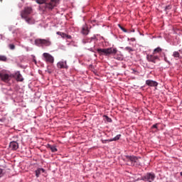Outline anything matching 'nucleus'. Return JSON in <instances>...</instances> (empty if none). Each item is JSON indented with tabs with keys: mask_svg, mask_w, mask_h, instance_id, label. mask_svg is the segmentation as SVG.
<instances>
[{
	"mask_svg": "<svg viewBox=\"0 0 182 182\" xmlns=\"http://www.w3.org/2000/svg\"><path fill=\"white\" fill-rule=\"evenodd\" d=\"M97 52L100 55H104L105 56H110V55H116L117 53V49L113 48H98Z\"/></svg>",
	"mask_w": 182,
	"mask_h": 182,
	"instance_id": "obj_1",
	"label": "nucleus"
},
{
	"mask_svg": "<svg viewBox=\"0 0 182 182\" xmlns=\"http://www.w3.org/2000/svg\"><path fill=\"white\" fill-rule=\"evenodd\" d=\"M35 45L37 46H50L52 45V41H50V38H37L35 40Z\"/></svg>",
	"mask_w": 182,
	"mask_h": 182,
	"instance_id": "obj_2",
	"label": "nucleus"
},
{
	"mask_svg": "<svg viewBox=\"0 0 182 182\" xmlns=\"http://www.w3.org/2000/svg\"><path fill=\"white\" fill-rule=\"evenodd\" d=\"M12 77H15V75L11 74H8L6 71H1L0 72V79L3 82H5L6 83H8L9 80L12 79Z\"/></svg>",
	"mask_w": 182,
	"mask_h": 182,
	"instance_id": "obj_3",
	"label": "nucleus"
},
{
	"mask_svg": "<svg viewBox=\"0 0 182 182\" xmlns=\"http://www.w3.org/2000/svg\"><path fill=\"white\" fill-rule=\"evenodd\" d=\"M154 178H156V174H154V173H147L141 177V180H143V181L148 182L154 181Z\"/></svg>",
	"mask_w": 182,
	"mask_h": 182,
	"instance_id": "obj_4",
	"label": "nucleus"
},
{
	"mask_svg": "<svg viewBox=\"0 0 182 182\" xmlns=\"http://www.w3.org/2000/svg\"><path fill=\"white\" fill-rule=\"evenodd\" d=\"M125 160L127 161L128 166H134V163L139 161V159L135 156H127Z\"/></svg>",
	"mask_w": 182,
	"mask_h": 182,
	"instance_id": "obj_5",
	"label": "nucleus"
},
{
	"mask_svg": "<svg viewBox=\"0 0 182 182\" xmlns=\"http://www.w3.org/2000/svg\"><path fill=\"white\" fill-rule=\"evenodd\" d=\"M32 7H25L23 11H21V16L22 19L28 18L31 14H32Z\"/></svg>",
	"mask_w": 182,
	"mask_h": 182,
	"instance_id": "obj_6",
	"label": "nucleus"
},
{
	"mask_svg": "<svg viewBox=\"0 0 182 182\" xmlns=\"http://www.w3.org/2000/svg\"><path fill=\"white\" fill-rule=\"evenodd\" d=\"M43 56L44 58L45 62H47L48 63H53V62H55V58L53 56H52V55L49 54L48 53H44Z\"/></svg>",
	"mask_w": 182,
	"mask_h": 182,
	"instance_id": "obj_7",
	"label": "nucleus"
},
{
	"mask_svg": "<svg viewBox=\"0 0 182 182\" xmlns=\"http://www.w3.org/2000/svg\"><path fill=\"white\" fill-rule=\"evenodd\" d=\"M146 59L148 62H151L152 63H156L157 60H160V58L158 57V55H156L154 54H148L146 55Z\"/></svg>",
	"mask_w": 182,
	"mask_h": 182,
	"instance_id": "obj_8",
	"label": "nucleus"
},
{
	"mask_svg": "<svg viewBox=\"0 0 182 182\" xmlns=\"http://www.w3.org/2000/svg\"><path fill=\"white\" fill-rule=\"evenodd\" d=\"M59 4V0H50V2L48 4H46V8L47 9H49L50 11H52L56 5Z\"/></svg>",
	"mask_w": 182,
	"mask_h": 182,
	"instance_id": "obj_9",
	"label": "nucleus"
},
{
	"mask_svg": "<svg viewBox=\"0 0 182 182\" xmlns=\"http://www.w3.org/2000/svg\"><path fill=\"white\" fill-rule=\"evenodd\" d=\"M146 85H147V86H150L151 87H157V86H159V82L153 80H147L146 81Z\"/></svg>",
	"mask_w": 182,
	"mask_h": 182,
	"instance_id": "obj_10",
	"label": "nucleus"
},
{
	"mask_svg": "<svg viewBox=\"0 0 182 182\" xmlns=\"http://www.w3.org/2000/svg\"><path fill=\"white\" fill-rule=\"evenodd\" d=\"M57 66L59 68V69H68V68L66 61H61L58 63Z\"/></svg>",
	"mask_w": 182,
	"mask_h": 182,
	"instance_id": "obj_11",
	"label": "nucleus"
},
{
	"mask_svg": "<svg viewBox=\"0 0 182 182\" xmlns=\"http://www.w3.org/2000/svg\"><path fill=\"white\" fill-rule=\"evenodd\" d=\"M14 76L16 77L17 82H23V77L19 71H17Z\"/></svg>",
	"mask_w": 182,
	"mask_h": 182,
	"instance_id": "obj_12",
	"label": "nucleus"
},
{
	"mask_svg": "<svg viewBox=\"0 0 182 182\" xmlns=\"http://www.w3.org/2000/svg\"><path fill=\"white\" fill-rule=\"evenodd\" d=\"M10 147L12 150H18L19 149V144L16 141H11L10 143Z\"/></svg>",
	"mask_w": 182,
	"mask_h": 182,
	"instance_id": "obj_13",
	"label": "nucleus"
},
{
	"mask_svg": "<svg viewBox=\"0 0 182 182\" xmlns=\"http://www.w3.org/2000/svg\"><path fill=\"white\" fill-rule=\"evenodd\" d=\"M28 25H33L35 23V19L31 18V17H26L23 18Z\"/></svg>",
	"mask_w": 182,
	"mask_h": 182,
	"instance_id": "obj_14",
	"label": "nucleus"
},
{
	"mask_svg": "<svg viewBox=\"0 0 182 182\" xmlns=\"http://www.w3.org/2000/svg\"><path fill=\"white\" fill-rule=\"evenodd\" d=\"M81 33H82V35H89V28L87 26H82Z\"/></svg>",
	"mask_w": 182,
	"mask_h": 182,
	"instance_id": "obj_15",
	"label": "nucleus"
},
{
	"mask_svg": "<svg viewBox=\"0 0 182 182\" xmlns=\"http://www.w3.org/2000/svg\"><path fill=\"white\" fill-rule=\"evenodd\" d=\"M163 51V49L160 47H157L156 48H155L153 51V55H157V53H161V52Z\"/></svg>",
	"mask_w": 182,
	"mask_h": 182,
	"instance_id": "obj_16",
	"label": "nucleus"
},
{
	"mask_svg": "<svg viewBox=\"0 0 182 182\" xmlns=\"http://www.w3.org/2000/svg\"><path fill=\"white\" fill-rule=\"evenodd\" d=\"M48 149H50L52 153H56V151H58V149H56V146H52L50 144H48Z\"/></svg>",
	"mask_w": 182,
	"mask_h": 182,
	"instance_id": "obj_17",
	"label": "nucleus"
},
{
	"mask_svg": "<svg viewBox=\"0 0 182 182\" xmlns=\"http://www.w3.org/2000/svg\"><path fill=\"white\" fill-rule=\"evenodd\" d=\"M45 171V169L43 168H38L36 171V176L38 178L39 177V176H41V174H42V173H43Z\"/></svg>",
	"mask_w": 182,
	"mask_h": 182,
	"instance_id": "obj_18",
	"label": "nucleus"
},
{
	"mask_svg": "<svg viewBox=\"0 0 182 182\" xmlns=\"http://www.w3.org/2000/svg\"><path fill=\"white\" fill-rule=\"evenodd\" d=\"M121 136H122L121 134H118L115 137H114L113 139L107 140V141H116L119 140Z\"/></svg>",
	"mask_w": 182,
	"mask_h": 182,
	"instance_id": "obj_19",
	"label": "nucleus"
},
{
	"mask_svg": "<svg viewBox=\"0 0 182 182\" xmlns=\"http://www.w3.org/2000/svg\"><path fill=\"white\" fill-rule=\"evenodd\" d=\"M47 1L48 0H36V2L39 4V5H42V4H46Z\"/></svg>",
	"mask_w": 182,
	"mask_h": 182,
	"instance_id": "obj_20",
	"label": "nucleus"
},
{
	"mask_svg": "<svg viewBox=\"0 0 182 182\" xmlns=\"http://www.w3.org/2000/svg\"><path fill=\"white\" fill-rule=\"evenodd\" d=\"M173 56V58H180V53H178V51H174Z\"/></svg>",
	"mask_w": 182,
	"mask_h": 182,
	"instance_id": "obj_21",
	"label": "nucleus"
},
{
	"mask_svg": "<svg viewBox=\"0 0 182 182\" xmlns=\"http://www.w3.org/2000/svg\"><path fill=\"white\" fill-rule=\"evenodd\" d=\"M6 57L5 55H0V61L1 62H6Z\"/></svg>",
	"mask_w": 182,
	"mask_h": 182,
	"instance_id": "obj_22",
	"label": "nucleus"
},
{
	"mask_svg": "<svg viewBox=\"0 0 182 182\" xmlns=\"http://www.w3.org/2000/svg\"><path fill=\"white\" fill-rule=\"evenodd\" d=\"M90 43V38H85L82 40V43L86 44Z\"/></svg>",
	"mask_w": 182,
	"mask_h": 182,
	"instance_id": "obj_23",
	"label": "nucleus"
},
{
	"mask_svg": "<svg viewBox=\"0 0 182 182\" xmlns=\"http://www.w3.org/2000/svg\"><path fill=\"white\" fill-rule=\"evenodd\" d=\"M125 50H127V52L130 53V52H133L134 50L131 47H126Z\"/></svg>",
	"mask_w": 182,
	"mask_h": 182,
	"instance_id": "obj_24",
	"label": "nucleus"
},
{
	"mask_svg": "<svg viewBox=\"0 0 182 182\" xmlns=\"http://www.w3.org/2000/svg\"><path fill=\"white\" fill-rule=\"evenodd\" d=\"M104 117H105V120H107V122H108L109 123L112 122V119H110L109 117L105 115Z\"/></svg>",
	"mask_w": 182,
	"mask_h": 182,
	"instance_id": "obj_25",
	"label": "nucleus"
},
{
	"mask_svg": "<svg viewBox=\"0 0 182 182\" xmlns=\"http://www.w3.org/2000/svg\"><path fill=\"white\" fill-rule=\"evenodd\" d=\"M119 27L120 28L121 30L123 31V32H125V33L127 32V30L124 28L123 26H122L120 24H119Z\"/></svg>",
	"mask_w": 182,
	"mask_h": 182,
	"instance_id": "obj_26",
	"label": "nucleus"
},
{
	"mask_svg": "<svg viewBox=\"0 0 182 182\" xmlns=\"http://www.w3.org/2000/svg\"><path fill=\"white\" fill-rule=\"evenodd\" d=\"M9 48H10V49H11L12 50H14V49H15V45H14V44H10V45H9Z\"/></svg>",
	"mask_w": 182,
	"mask_h": 182,
	"instance_id": "obj_27",
	"label": "nucleus"
},
{
	"mask_svg": "<svg viewBox=\"0 0 182 182\" xmlns=\"http://www.w3.org/2000/svg\"><path fill=\"white\" fill-rule=\"evenodd\" d=\"M166 11L171 9V5H168L165 8Z\"/></svg>",
	"mask_w": 182,
	"mask_h": 182,
	"instance_id": "obj_28",
	"label": "nucleus"
},
{
	"mask_svg": "<svg viewBox=\"0 0 182 182\" xmlns=\"http://www.w3.org/2000/svg\"><path fill=\"white\" fill-rule=\"evenodd\" d=\"M2 176H4V170L0 169V178L2 177Z\"/></svg>",
	"mask_w": 182,
	"mask_h": 182,
	"instance_id": "obj_29",
	"label": "nucleus"
},
{
	"mask_svg": "<svg viewBox=\"0 0 182 182\" xmlns=\"http://www.w3.org/2000/svg\"><path fill=\"white\" fill-rule=\"evenodd\" d=\"M57 35H60V36H62V35H65V33H62V32H60V31H58V32H57Z\"/></svg>",
	"mask_w": 182,
	"mask_h": 182,
	"instance_id": "obj_30",
	"label": "nucleus"
},
{
	"mask_svg": "<svg viewBox=\"0 0 182 182\" xmlns=\"http://www.w3.org/2000/svg\"><path fill=\"white\" fill-rule=\"evenodd\" d=\"M157 124H155L152 126V129H157Z\"/></svg>",
	"mask_w": 182,
	"mask_h": 182,
	"instance_id": "obj_31",
	"label": "nucleus"
},
{
	"mask_svg": "<svg viewBox=\"0 0 182 182\" xmlns=\"http://www.w3.org/2000/svg\"><path fill=\"white\" fill-rule=\"evenodd\" d=\"M95 37H92V38H89V39H90V41L92 42V39H95Z\"/></svg>",
	"mask_w": 182,
	"mask_h": 182,
	"instance_id": "obj_32",
	"label": "nucleus"
},
{
	"mask_svg": "<svg viewBox=\"0 0 182 182\" xmlns=\"http://www.w3.org/2000/svg\"><path fill=\"white\" fill-rule=\"evenodd\" d=\"M164 60H165L166 62H168V61H167V57H164Z\"/></svg>",
	"mask_w": 182,
	"mask_h": 182,
	"instance_id": "obj_33",
	"label": "nucleus"
},
{
	"mask_svg": "<svg viewBox=\"0 0 182 182\" xmlns=\"http://www.w3.org/2000/svg\"><path fill=\"white\" fill-rule=\"evenodd\" d=\"M67 38H68V39H70V38H72L70 36H68Z\"/></svg>",
	"mask_w": 182,
	"mask_h": 182,
	"instance_id": "obj_34",
	"label": "nucleus"
},
{
	"mask_svg": "<svg viewBox=\"0 0 182 182\" xmlns=\"http://www.w3.org/2000/svg\"><path fill=\"white\" fill-rule=\"evenodd\" d=\"M180 174H181V177H182V172H181Z\"/></svg>",
	"mask_w": 182,
	"mask_h": 182,
	"instance_id": "obj_35",
	"label": "nucleus"
},
{
	"mask_svg": "<svg viewBox=\"0 0 182 182\" xmlns=\"http://www.w3.org/2000/svg\"><path fill=\"white\" fill-rule=\"evenodd\" d=\"M117 59H118V60H120V58H117Z\"/></svg>",
	"mask_w": 182,
	"mask_h": 182,
	"instance_id": "obj_36",
	"label": "nucleus"
}]
</instances>
